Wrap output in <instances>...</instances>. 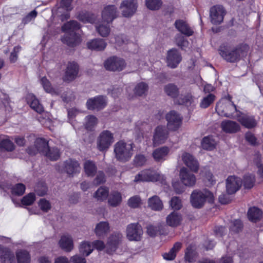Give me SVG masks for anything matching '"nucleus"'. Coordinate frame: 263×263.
I'll list each match as a JSON object with an SVG mask.
<instances>
[{"instance_id": "obj_1", "label": "nucleus", "mask_w": 263, "mask_h": 263, "mask_svg": "<svg viewBox=\"0 0 263 263\" xmlns=\"http://www.w3.org/2000/svg\"><path fill=\"white\" fill-rule=\"evenodd\" d=\"M80 28V24L76 21H71L65 24L62 27L65 35L61 39L62 42L69 47H74L81 42L80 35L76 31Z\"/></svg>"}, {"instance_id": "obj_2", "label": "nucleus", "mask_w": 263, "mask_h": 263, "mask_svg": "<svg viewBox=\"0 0 263 263\" xmlns=\"http://www.w3.org/2000/svg\"><path fill=\"white\" fill-rule=\"evenodd\" d=\"M118 15L117 8L115 5H108L105 7L102 13L103 22L96 26V29L99 34L105 37L110 32L109 24L117 17Z\"/></svg>"}, {"instance_id": "obj_3", "label": "nucleus", "mask_w": 263, "mask_h": 263, "mask_svg": "<svg viewBox=\"0 0 263 263\" xmlns=\"http://www.w3.org/2000/svg\"><path fill=\"white\" fill-rule=\"evenodd\" d=\"M216 110L218 115L235 119L237 113L240 112L236 108V105L231 101L230 97L222 98L216 104Z\"/></svg>"}, {"instance_id": "obj_4", "label": "nucleus", "mask_w": 263, "mask_h": 263, "mask_svg": "<svg viewBox=\"0 0 263 263\" xmlns=\"http://www.w3.org/2000/svg\"><path fill=\"white\" fill-rule=\"evenodd\" d=\"M214 198L213 194L206 189L195 190L191 195L190 201L194 208L200 209L204 205L206 202H213Z\"/></svg>"}, {"instance_id": "obj_5", "label": "nucleus", "mask_w": 263, "mask_h": 263, "mask_svg": "<svg viewBox=\"0 0 263 263\" xmlns=\"http://www.w3.org/2000/svg\"><path fill=\"white\" fill-rule=\"evenodd\" d=\"M114 153L117 160L126 162L129 161L133 155V144L120 141L114 145Z\"/></svg>"}, {"instance_id": "obj_6", "label": "nucleus", "mask_w": 263, "mask_h": 263, "mask_svg": "<svg viewBox=\"0 0 263 263\" xmlns=\"http://www.w3.org/2000/svg\"><path fill=\"white\" fill-rule=\"evenodd\" d=\"M164 179V176L158 170L154 168L145 169L135 177L134 182H157Z\"/></svg>"}, {"instance_id": "obj_7", "label": "nucleus", "mask_w": 263, "mask_h": 263, "mask_svg": "<svg viewBox=\"0 0 263 263\" xmlns=\"http://www.w3.org/2000/svg\"><path fill=\"white\" fill-rule=\"evenodd\" d=\"M73 0H62L59 6H57L52 10V17H59L62 21L69 17V11L72 7L71 3Z\"/></svg>"}, {"instance_id": "obj_8", "label": "nucleus", "mask_w": 263, "mask_h": 263, "mask_svg": "<svg viewBox=\"0 0 263 263\" xmlns=\"http://www.w3.org/2000/svg\"><path fill=\"white\" fill-rule=\"evenodd\" d=\"M49 148L48 141L44 138H39L35 140L34 145L29 147L27 151L31 156L35 155L37 153L45 155L47 154Z\"/></svg>"}, {"instance_id": "obj_9", "label": "nucleus", "mask_w": 263, "mask_h": 263, "mask_svg": "<svg viewBox=\"0 0 263 263\" xmlns=\"http://www.w3.org/2000/svg\"><path fill=\"white\" fill-rule=\"evenodd\" d=\"M104 65L105 69L108 70L120 71L125 68L126 63L122 58L113 56L108 58L104 62Z\"/></svg>"}, {"instance_id": "obj_10", "label": "nucleus", "mask_w": 263, "mask_h": 263, "mask_svg": "<svg viewBox=\"0 0 263 263\" xmlns=\"http://www.w3.org/2000/svg\"><path fill=\"white\" fill-rule=\"evenodd\" d=\"M114 142L113 134L108 130L103 131L97 139V147L100 151L107 150Z\"/></svg>"}, {"instance_id": "obj_11", "label": "nucleus", "mask_w": 263, "mask_h": 263, "mask_svg": "<svg viewBox=\"0 0 263 263\" xmlns=\"http://www.w3.org/2000/svg\"><path fill=\"white\" fill-rule=\"evenodd\" d=\"M57 169L59 171H64L69 175H73L80 173L81 167L78 161L69 159L63 162L61 167L58 165Z\"/></svg>"}, {"instance_id": "obj_12", "label": "nucleus", "mask_w": 263, "mask_h": 263, "mask_svg": "<svg viewBox=\"0 0 263 263\" xmlns=\"http://www.w3.org/2000/svg\"><path fill=\"white\" fill-rule=\"evenodd\" d=\"M126 236L130 241H138L141 240L143 230L141 226L138 223L128 224L126 228Z\"/></svg>"}, {"instance_id": "obj_13", "label": "nucleus", "mask_w": 263, "mask_h": 263, "mask_svg": "<svg viewBox=\"0 0 263 263\" xmlns=\"http://www.w3.org/2000/svg\"><path fill=\"white\" fill-rule=\"evenodd\" d=\"M138 7L137 0H124L121 4L120 9L124 17H129L136 12Z\"/></svg>"}, {"instance_id": "obj_14", "label": "nucleus", "mask_w": 263, "mask_h": 263, "mask_svg": "<svg viewBox=\"0 0 263 263\" xmlns=\"http://www.w3.org/2000/svg\"><path fill=\"white\" fill-rule=\"evenodd\" d=\"M106 98L103 96H98L90 98L86 102L87 109L91 110H101L106 106Z\"/></svg>"}, {"instance_id": "obj_15", "label": "nucleus", "mask_w": 263, "mask_h": 263, "mask_svg": "<svg viewBox=\"0 0 263 263\" xmlns=\"http://www.w3.org/2000/svg\"><path fill=\"white\" fill-rule=\"evenodd\" d=\"M226 11L222 6L215 5L211 7L210 11L211 22L213 24H219L222 22Z\"/></svg>"}, {"instance_id": "obj_16", "label": "nucleus", "mask_w": 263, "mask_h": 263, "mask_svg": "<svg viewBox=\"0 0 263 263\" xmlns=\"http://www.w3.org/2000/svg\"><path fill=\"white\" fill-rule=\"evenodd\" d=\"M166 119L167 121V127L170 130H176L181 124V117L174 110L171 111L166 115Z\"/></svg>"}, {"instance_id": "obj_17", "label": "nucleus", "mask_w": 263, "mask_h": 263, "mask_svg": "<svg viewBox=\"0 0 263 263\" xmlns=\"http://www.w3.org/2000/svg\"><path fill=\"white\" fill-rule=\"evenodd\" d=\"M179 177L181 182L185 186L191 187L194 186L196 183V176L190 172L185 167H183L180 169Z\"/></svg>"}, {"instance_id": "obj_18", "label": "nucleus", "mask_w": 263, "mask_h": 263, "mask_svg": "<svg viewBox=\"0 0 263 263\" xmlns=\"http://www.w3.org/2000/svg\"><path fill=\"white\" fill-rule=\"evenodd\" d=\"M181 160L183 163L192 172L197 173L199 170V163L191 154L183 152L181 154Z\"/></svg>"}, {"instance_id": "obj_19", "label": "nucleus", "mask_w": 263, "mask_h": 263, "mask_svg": "<svg viewBox=\"0 0 263 263\" xmlns=\"http://www.w3.org/2000/svg\"><path fill=\"white\" fill-rule=\"evenodd\" d=\"M219 51L221 56L224 60L230 62H234L241 57L240 54V49H239L229 51L227 47L221 46L220 47Z\"/></svg>"}, {"instance_id": "obj_20", "label": "nucleus", "mask_w": 263, "mask_h": 263, "mask_svg": "<svg viewBox=\"0 0 263 263\" xmlns=\"http://www.w3.org/2000/svg\"><path fill=\"white\" fill-rule=\"evenodd\" d=\"M78 65L74 62H69L63 78V81L66 82H70L74 80L78 76Z\"/></svg>"}, {"instance_id": "obj_21", "label": "nucleus", "mask_w": 263, "mask_h": 263, "mask_svg": "<svg viewBox=\"0 0 263 263\" xmlns=\"http://www.w3.org/2000/svg\"><path fill=\"white\" fill-rule=\"evenodd\" d=\"M168 137V132L165 126H158L155 130L153 144L157 146L165 142Z\"/></svg>"}, {"instance_id": "obj_22", "label": "nucleus", "mask_w": 263, "mask_h": 263, "mask_svg": "<svg viewBox=\"0 0 263 263\" xmlns=\"http://www.w3.org/2000/svg\"><path fill=\"white\" fill-rule=\"evenodd\" d=\"M182 60L180 53L176 49L168 51L166 57L167 66L171 68H176Z\"/></svg>"}, {"instance_id": "obj_23", "label": "nucleus", "mask_w": 263, "mask_h": 263, "mask_svg": "<svg viewBox=\"0 0 263 263\" xmlns=\"http://www.w3.org/2000/svg\"><path fill=\"white\" fill-rule=\"evenodd\" d=\"M242 184V181L240 178L235 176H229L226 180V190L229 194H232L236 192Z\"/></svg>"}, {"instance_id": "obj_24", "label": "nucleus", "mask_w": 263, "mask_h": 263, "mask_svg": "<svg viewBox=\"0 0 263 263\" xmlns=\"http://www.w3.org/2000/svg\"><path fill=\"white\" fill-rule=\"evenodd\" d=\"M236 119L243 126L247 128H252L256 126L257 121L254 116L245 114L241 111L237 113Z\"/></svg>"}, {"instance_id": "obj_25", "label": "nucleus", "mask_w": 263, "mask_h": 263, "mask_svg": "<svg viewBox=\"0 0 263 263\" xmlns=\"http://www.w3.org/2000/svg\"><path fill=\"white\" fill-rule=\"evenodd\" d=\"M170 149L166 146L157 148L153 151L152 156L156 162H163L167 159Z\"/></svg>"}, {"instance_id": "obj_26", "label": "nucleus", "mask_w": 263, "mask_h": 263, "mask_svg": "<svg viewBox=\"0 0 263 263\" xmlns=\"http://www.w3.org/2000/svg\"><path fill=\"white\" fill-rule=\"evenodd\" d=\"M221 127L224 132L229 134L237 133L240 129V126L238 123L229 120L223 121L221 123Z\"/></svg>"}, {"instance_id": "obj_27", "label": "nucleus", "mask_w": 263, "mask_h": 263, "mask_svg": "<svg viewBox=\"0 0 263 263\" xmlns=\"http://www.w3.org/2000/svg\"><path fill=\"white\" fill-rule=\"evenodd\" d=\"M0 259L3 263H14L13 253L9 248L0 246Z\"/></svg>"}, {"instance_id": "obj_28", "label": "nucleus", "mask_w": 263, "mask_h": 263, "mask_svg": "<svg viewBox=\"0 0 263 263\" xmlns=\"http://www.w3.org/2000/svg\"><path fill=\"white\" fill-rule=\"evenodd\" d=\"M121 238L122 234L119 233H114L109 237L107 243V247L108 248L107 252L108 253H111L115 251Z\"/></svg>"}, {"instance_id": "obj_29", "label": "nucleus", "mask_w": 263, "mask_h": 263, "mask_svg": "<svg viewBox=\"0 0 263 263\" xmlns=\"http://www.w3.org/2000/svg\"><path fill=\"white\" fill-rule=\"evenodd\" d=\"M27 103L36 112L42 114L44 111V108L39 102V100L32 93H29L26 96Z\"/></svg>"}, {"instance_id": "obj_30", "label": "nucleus", "mask_w": 263, "mask_h": 263, "mask_svg": "<svg viewBox=\"0 0 263 263\" xmlns=\"http://www.w3.org/2000/svg\"><path fill=\"white\" fill-rule=\"evenodd\" d=\"M62 249L66 252H70L73 248V242L71 236L68 234L61 236L59 242Z\"/></svg>"}, {"instance_id": "obj_31", "label": "nucleus", "mask_w": 263, "mask_h": 263, "mask_svg": "<svg viewBox=\"0 0 263 263\" xmlns=\"http://www.w3.org/2000/svg\"><path fill=\"white\" fill-rule=\"evenodd\" d=\"M107 45L106 42L101 39H95L87 43V48L91 50L102 51L105 49Z\"/></svg>"}, {"instance_id": "obj_32", "label": "nucleus", "mask_w": 263, "mask_h": 263, "mask_svg": "<svg viewBox=\"0 0 263 263\" xmlns=\"http://www.w3.org/2000/svg\"><path fill=\"white\" fill-rule=\"evenodd\" d=\"M181 220V214L175 211L170 214L166 219L167 224L172 227H175L179 225Z\"/></svg>"}, {"instance_id": "obj_33", "label": "nucleus", "mask_w": 263, "mask_h": 263, "mask_svg": "<svg viewBox=\"0 0 263 263\" xmlns=\"http://www.w3.org/2000/svg\"><path fill=\"white\" fill-rule=\"evenodd\" d=\"M175 26L179 32L186 36H191L193 33V30L183 20H177L175 22Z\"/></svg>"}, {"instance_id": "obj_34", "label": "nucleus", "mask_w": 263, "mask_h": 263, "mask_svg": "<svg viewBox=\"0 0 263 263\" xmlns=\"http://www.w3.org/2000/svg\"><path fill=\"white\" fill-rule=\"evenodd\" d=\"M109 231V223L106 221H102L98 223L95 229V234L98 237H104Z\"/></svg>"}, {"instance_id": "obj_35", "label": "nucleus", "mask_w": 263, "mask_h": 263, "mask_svg": "<svg viewBox=\"0 0 263 263\" xmlns=\"http://www.w3.org/2000/svg\"><path fill=\"white\" fill-rule=\"evenodd\" d=\"M122 201V196L118 191H112L108 194V203L109 205L115 207L119 205Z\"/></svg>"}, {"instance_id": "obj_36", "label": "nucleus", "mask_w": 263, "mask_h": 263, "mask_svg": "<svg viewBox=\"0 0 263 263\" xmlns=\"http://www.w3.org/2000/svg\"><path fill=\"white\" fill-rule=\"evenodd\" d=\"M217 142L212 136L204 137L201 141L202 148L207 151H212L215 148Z\"/></svg>"}, {"instance_id": "obj_37", "label": "nucleus", "mask_w": 263, "mask_h": 263, "mask_svg": "<svg viewBox=\"0 0 263 263\" xmlns=\"http://www.w3.org/2000/svg\"><path fill=\"white\" fill-rule=\"evenodd\" d=\"M181 247V243L179 242H176L168 252L165 253L163 254V258L166 260H174L176 256L177 253L180 250Z\"/></svg>"}, {"instance_id": "obj_38", "label": "nucleus", "mask_w": 263, "mask_h": 263, "mask_svg": "<svg viewBox=\"0 0 263 263\" xmlns=\"http://www.w3.org/2000/svg\"><path fill=\"white\" fill-rule=\"evenodd\" d=\"M2 187L6 192L8 189H10L12 194L17 196L22 195L24 193L26 189L25 185L23 183H17L13 186H11V185H7V186L3 185Z\"/></svg>"}, {"instance_id": "obj_39", "label": "nucleus", "mask_w": 263, "mask_h": 263, "mask_svg": "<svg viewBox=\"0 0 263 263\" xmlns=\"http://www.w3.org/2000/svg\"><path fill=\"white\" fill-rule=\"evenodd\" d=\"M16 257L17 263H30L31 256L28 251L23 249L16 251Z\"/></svg>"}, {"instance_id": "obj_40", "label": "nucleus", "mask_w": 263, "mask_h": 263, "mask_svg": "<svg viewBox=\"0 0 263 263\" xmlns=\"http://www.w3.org/2000/svg\"><path fill=\"white\" fill-rule=\"evenodd\" d=\"M197 257V253L195 246H189L185 252L184 258L186 261L189 262H195Z\"/></svg>"}, {"instance_id": "obj_41", "label": "nucleus", "mask_w": 263, "mask_h": 263, "mask_svg": "<svg viewBox=\"0 0 263 263\" xmlns=\"http://www.w3.org/2000/svg\"><path fill=\"white\" fill-rule=\"evenodd\" d=\"M148 204L152 210L155 211H160L163 206L161 200L157 196H154L149 198Z\"/></svg>"}, {"instance_id": "obj_42", "label": "nucleus", "mask_w": 263, "mask_h": 263, "mask_svg": "<svg viewBox=\"0 0 263 263\" xmlns=\"http://www.w3.org/2000/svg\"><path fill=\"white\" fill-rule=\"evenodd\" d=\"M84 170L87 176L92 177L96 173L97 168L94 162L87 160L84 163Z\"/></svg>"}, {"instance_id": "obj_43", "label": "nucleus", "mask_w": 263, "mask_h": 263, "mask_svg": "<svg viewBox=\"0 0 263 263\" xmlns=\"http://www.w3.org/2000/svg\"><path fill=\"white\" fill-rule=\"evenodd\" d=\"M40 83L46 92L51 93L52 95L60 93L58 90H55L51 86L50 82L46 77L42 78L40 80Z\"/></svg>"}, {"instance_id": "obj_44", "label": "nucleus", "mask_w": 263, "mask_h": 263, "mask_svg": "<svg viewBox=\"0 0 263 263\" xmlns=\"http://www.w3.org/2000/svg\"><path fill=\"white\" fill-rule=\"evenodd\" d=\"M109 194L108 188L101 186L94 194V197L98 201H102L106 200Z\"/></svg>"}, {"instance_id": "obj_45", "label": "nucleus", "mask_w": 263, "mask_h": 263, "mask_svg": "<svg viewBox=\"0 0 263 263\" xmlns=\"http://www.w3.org/2000/svg\"><path fill=\"white\" fill-rule=\"evenodd\" d=\"M262 216V211L256 207L251 208L248 212V218L250 220L256 222Z\"/></svg>"}, {"instance_id": "obj_46", "label": "nucleus", "mask_w": 263, "mask_h": 263, "mask_svg": "<svg viewBox=\"0 0 263 263\" xmlns=\"http://www.w3.org/2000/svg\"><path fill=\"white\" fill-rule=\"evenodd\" d=\"M98 122L97 118L93 115H88L85 119V127L87 130H93Z\"/></svg>"}, {"instance_id": "obj_47", "label": "nucleus", "mask_w": 263, "mask_h": 263, "mask_svg": "<svg viewBox=\"0 0 263 263\" xmlns=\"http://www.w3.org/2000/svg\"><path fill=\"white\" fill-rule=\"evenodd\" d=\"M194 101V97L190 92H186L181 95L178 100L179 104L185 105L186 106L190 105Z\"/></svg>"}, {"instance_id": "obj_48", "label": "nucleus", "mask_w": 263, "mask_h": 263, "mask_svg": "<svg viewBox=\"0 0 263 263\" xmlns=\"http://www.w3.org/2000/svg\"><path fill=\"white\" fill-rule=\"evenodd\" d=\"M80 252L86 256H88L93 251V247L89 241L82 242L79 247Z\"/></svg>"}, {"instance_id": "obj_49", "label": "nucleus", "mask_w": 263, "mask_h": 263, "mask_svg": "<svg viewBox=\"0 0 263 263\" xmlns=\"http://www.w3.org/2000/svg\"><path fill=\"white\" fill-rule=\"evenodd\" d=\"M78 18L84 23H93L95 20V15L89 12H82L79 14Z\"/></svg>"}, {"instance_id": "obj_50", "label": "nucleus", "mask_w": 263, "mask_h": 263, "mask_svg": "<svg viewBox=\"0 0 263 263\" xmlns=\"http://www.w3.org/2000/svg\"><path fill=\"white\" fill-rule=\"evenodd\" d=\"M215 100V95L210 93L201 100L200 107L202 108H206L214 102Z\"/></svg>"}, {"instance_id": "obj_51", "label": "nucleus", "mask_w": 263, "mask_h": 263, "mask_svg": "<svg viewBox=\"0 0 263 263\" xmlns=\"http://www.w3.org/2000/svg\"><path fill=\"white\" fill-rule=\"evenodd\" d=\"M166 93L172 98H175L178 93V89L177 86L174 84H170L166 85L164 88Z\"/></svg>"}, {"instance_id": "obj_52", "label": "nucleus", "mask_w": 263, "mask_h": 263, "mask_svg": "<svg viewBox=\"0 0 263 263\" xmlns=\"http://www.w3.org/2000/svg\"><path fill=\"white\" fill-rule=\"evenodd\" d=\"M0 148L7 151H12L14 149V145L10 140L5 139L0 142Z\"/></svg>"}, {"instance_id": "obj_53", "label": "nucleus", "mask_w": 263, "mask_h": 263, "mask_svg": "<svg viewBox=\"0 0 263 263\" xmlns=\"http://www.w3.org/2000/svg\"><path fill=\"white\" fill-rule=\"evenodd\" d=\"M162 4L161 0H146V6L152 10L159 9Z\"/></svg>"}, {"instance_id": "obj_54", "label": "nucleus", "mask_w": 263, "mask_h": 263, "mask_svg": "<svg viewBox=\"0 0 263 263\" xmlns=\"http://www.w3.org/2000/svg\"><path fill=\"white\" fill-rule=\"evenodd\" d=\"M147 89L148 86L146 83L140 82L135 87V93L137 96H141L145 94Z\"/></svg>"}, {"instance_id": "obj_55", "label": "nucleus", "mask_w": 263, "mask_h": 263, "mask_svg": "<svg viewBox=\"0 0 263 263\" xmlns=\"http://www.w3.org/2000/svg\"><path fill=\"white\" fill-rule=\"evenodd\" d=\"M255 181L254 176L252 174L246 175L243 177V184L246 189H251L253 186Z\"/></svg>"}, {"instance_id": "obj_56", "label": "nucleus", "mask_w": 263, "mask_h": 263, "mask_svg": "<svg viewBox=\"0 0 263 263\" xmlns=\"http://www.w3.org/2000/svg\"><path fill=\"white\" fill-rule=\"evenodd\" d=\"M45 155L51 160H57L60 157V152L57 148H49Z\"/></svg>"}, {"instance_id": "obj_57", "label": "nucleus", "mask_w": 263, "mask_h": 263, "mask_svg": "<svg viewBox=\"0 0 263 263\" xmlns=\"http://www.w3.org/2000/svg\"><path fill=\"white\" fill-rule=\"evenodd\" d=\"M170 204L172 209L176 210H180L182 206L181 200L177 197H173L170 202Z\"/></svg>"}, {"instance_id": "obj_58", "label": "nucleus", "mask_w": 263, "mask_h": 263, "mask_svg": "<svg viewBox=\"0 0 263 263\" xmlns=\"http://www.w3.org/2000/svg\"><path fill=\"white\" fill-rule=\"evenodd\" d=\"M147 161L144 155L142 154L136 155L134 159V162L136 166H141L144 165Z\"/></svg>"}, {"instance_id": "obj_59", "label": "nucleus", "mask_w": 263, "mask_h": 263, "mask_svg": "<svg viewBox=\"0 0 263 263\" xmlns=\"http://www.w3.org/2000/svg\"><path fill=\"white\" fill-rule=\"evenodd\" d=\"M176 43L177 45L182 49H184L188 46V41L184 39L181 35H177L176 37Z\"/></svg>"}, {"instance_id": "obj_60", "label": "nucleus", "mask_w": 263, "mask_h": 263, "mask_svg": "<svg viewBox=\"0 0 263 263\" xmlns=\"http://www.w3.org/2000/svg\"><path fill=\"white\" fill-rule=\"evenodd\" d=\"M38 204L41 210L44 212H47L51 209L50 202L45 199H41Z\"/></svg>"}, {"instance_id": "obj_61", "label": "nucleus", "mask_w": 263, "mask_h": 263, "mask_svg": "<svg viewBox=\"0 0 263 263\" xmlns=\"http://www.w3.org/2000/svg\"><path fill=\"white\" fill-rule=\"evenodd\" d=\"M35 196L34 193H29L23 198L22 203L26 205H31L35 201Z\"/></svg>"}, {"instance_id": "obj_62", "label": "nucleus", "mask_w": 263, "mask_h": 263, "mask_svg": "<svg viewBox=\"0 0 263 263\" xmlns=\"http://www.w3.org/2000/svg\"><path fill=\"white\" fill-rule=\"evenodd\" d=\"M37 12L34 10L29 13L26 16H25L22 20V23L24 25L30 23L31 21L35 19L37 16Z\"/></svg>"}, {"instance_id": "obj_63", "label": "nucleus", "mask_w": 263, "mask_h": 263, "mask_svg": "<svg viewBox=\"0 0 263 263\" xmlns=\"http://www.w3.org/2000/svg\"><path fill=\"white\" fill-rule=\"evenodd\" d=\"M141 203V199L138 196H135L131 197L128 202L129 206L132 208H137Z\"/></svg>"}, {"instance_id": "obj_64", "label": "nucleus", "mask_w": 263, "mask_h": 263, "mask_svg": "<svg viewBox=\"0 0 263 263\" xmlns=\"http://www.w3.org/2000/svg\"><path fill=\"white\" fill-rule=\"evenodd\" d=\"M242 227L241 220L239 219L235 220L230 228V231L237 233L242 229Z\"/></svg>"}]
</instances>
